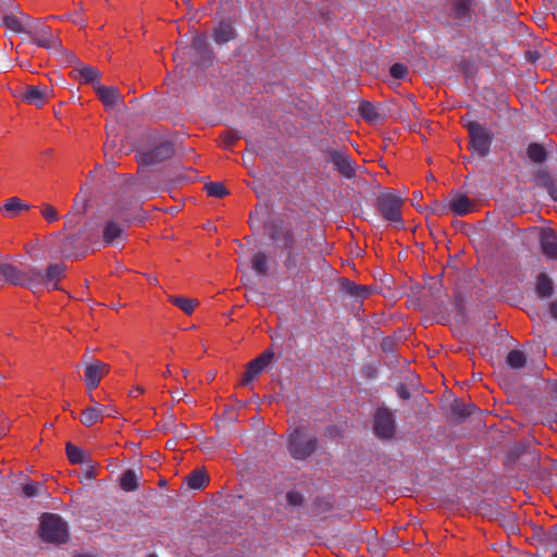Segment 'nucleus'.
I'll return each mask as SVG.
<instances>
[{"mask_svg":"<svg viewBox=\"0 0 557 557\" xmlns=\"http://www.w3.org/2000/svg\"><path fill=\"white\" fill-rule=\"evenodd\" d=\"M318 448V440L304 426L295 429L288 438V451L296 460H305Z\"/></svg>","mask_w":557,"mask_h":557,"instance_id":"1","label":"nucleus"},{"mask_svg":"<svg viewBox=\"0 0 557 557\" xmlns=\"http://www.w3.org/2000/svg\"><path fill=\"white\" fill-rule=\"evenodd\" d=\"M40 535L50 543H64L69 537L66 522L55 513H45L40 520Z\"/></svg>","mask_w":557,"mask_h":557,"instance_id":"2","label":"nucleus"},{"mask_svg":"<svg viewBox=\"0 0 557 557\" xmlns=\"http://www.w3.org/2000/svg\"><path fill=\"white\" fill-rule=\"evenodd\" d=\"M27 35L38 47L58 52L62 50V42L60 38L57 35H53L51 28L45 25L40 20L28 18Z\"/></svg>","mask_w":557,"mask_h":557,"instance_id":"3","label":"nucleus"},{"mask_svg":"<svg viewBox=\"0 0 557 557\" xmlns=\"http://www.w3.org/2000/svg\"><path fill=\"white\" fill-rule=\"evenodd\" d=\"M269 237L282 250L296 249L297 235L296 232L283 220H273L268 225Z\"/></svg>","mask_w":557,"mask_h":557,"instance_id":"4","label":"nucleus"},{"mask_svg":"<svg viewBox=\"0 0 557 557\" xmlns=\"http://www.w3.org/2000/svg\"><path fill=\"white\" fill-rule=\"evenodd\" d=\"M65 267L60 263L49 264L47 270H41L32 267V283L34 284V293H36L41 286H46L52 289H60L58 282L64 276Z\"/></svg>","mask_w":557,"mask_h":557,"instance_id":"5","label":"nucleus"},{"mask_svg":"<svg viewBox=\"0 0 557 557\" xmlns=\"http://www.w3.org/2000/svg\"><path fill=\"white\" fill-rule=\"evenodd\" d=\"M467 129L470 136L471 149L480 157H486L490 153L493 140L492 133L478 122H469Z\"/></svg>","mask_w":557,"mask_h":557,"instance_id":"6","label":"nucleus"},{"mask_svg":"<svg viewBox=\"0 0 557 557\" xmlns=\"http://www.w3.org/2000/svg\"><path fill=\"white\" fill-rule=\"evenodd\" d=\"M403 199L394 194H383L377 198V207L382 216L394 223L401 224Z\"/></svg>","mask_w":557,"mask_h":557,"instance_id":"7","label":"nucleus"},{"mask_svg":"<svg viewBox=\"0 0 557 557\" xmlns=\"http://www.w3.org/2000/svg\"><path fill=\"white\" fill-rule=\"evenodd\" d=\"M173 154V144L164 140L158 144L153 149L140 152L138 156V163L143 165H154L170 159Z\"/></svg>","mask_w":557,"mask_h":557,"instance_id":"8","label":"nucleus"},{"mask_svg":"<svg viewBox=\"0 0 557 557\" xmlns=\"http://www.w3.org/2000/svg\"><path fill=\"white\" fill-rule=\"evenodd\" d=\"M119 215L123 220V223L117 222L114 219H109L102 228V238L107 245H112L117 240L126 238V232L128 227V216L124 212H120Z\"/></svg>","mask_w":557,"mask_h":557,"instance_id":"9","label":"nucleus"},{"mask_svg":"<svg viewBox=\"0 0 557 557\" xmlns=\"http://www.w3.org/2000/svg\"><path fill=\"white\" fill-rule=\"evenodd\" d=\"M18 96L24 102L41 108L51 99L52 89L47 85H26Z\"/></svg>","mask_w":557,"mask_h":557,"instance_id":"10","label":"nucleus"},{"mask_svg":"<svg viewBox=\"0 0 557 557\" xmlns=\"http://www.w3.org/2000/svg\"><path fill=\"white\" fill-rule=\"evenodd\" d=\"M373 430L380 438L393 437L395 434L394 414L385 408L377 409L374 416Z\"/></svg>","mask_w":557,"mask_h":557,"instance_id":"11","label":"nucleus"},{"mask_svg":"<svg viewBox=\"0 0 557 557\" xmlns=\"http://www.w3.org/2000/svg\"><path fill=\"white\" fill-rule=\"evenodd\" d=\"M274 354L272 350L263 351L259 357L253 359L247 364V370L244 373L240 385L247 386L250 384L273 360Z\"/></svg>","mask_w":557,"mask_h":557,"instance_id":"12","label":"nucleus"},{"mask_svg":"<svg viewBox=\"0 0 557 557\" xmlns=\"http://www.w3.org/2000/svg\"><path fill=\"white\" fill-rule=\"evenodd\" d=\"M3 278L8 284L27 287L34 292V284L32 283V267L27 271L18 270L15 265L5 263L3 269Z\"/></svg>","mask_w":557,"mask_h":557,"instance_id":"13","label":"nucleus"},{"mask_svg":"<svg viewBox=\"0 0 557 557\" xmlns=\"http://www.w3.org/2000/svg\"><path fill=\"white\" fill-rule=\"evenodd\" d=\"M326 160L346 178H351L356 174V165L351 158L341 150H329Z\"/></svg>","mask_w":557,"mask_h":557,"instance_id":"14","label":"nucleus"},{"mask_svg":"<svg viewBox=\"0 0 557 557\" xmlns=\"http://www.w3.org/2000/svg\"><path fill=\"white\" fill-rule=\"evenodd\" d=\"M110 366L99 360H95L86 366L85 382L89 391L99 386L101 379L109 373Z\"/></svg>","mask_w":557,"mask_h":557,"instance_id":"15","label":"nucleus"},{"mask_svg":"<svg viewBox=\"0 0 557 557\" xmlns=\"http://www.w3.org/2000/svg\"><path fill=\"white\" fill-rule=\"evenodd\" d=\"M341 290L354 297L356 300H363L372 294L373 287L370 285H358L355 282L343 278L341 282Z\"/></svg>","mask_w":557,"mask_h":557,"instance_id":"16","label":"nucleus"},{"mask_svg":"<svg viewBox=\"0 0 557 557\" xmlns=\"http://www.w3.org/2000/svg\"><path fill=\"white\" fill-rule=\"evenodd\" d=\"M193 49L197 53L195 58L196 63H205L211 61L212 53L209 48L208 38L205 34L195 36L193 40Z\"/></svg>","mask_w":557,"mask_h":557,"instance_id":"17","label":"nucleus"},{"mask_svg":"<svg viewBox=\"0 0 557 557\" xmlns=\"http://www.w3.org/2000/svg\"><path fill=\"white\" fill-rule=\"evenodd\" d=\"M212 37L218 45L226 44L235 38V28L228 20L221 21L213 29Z\"/></svg>","mask_w":557,"mask_h":557,"instance_id":"18","label":"nucleus"},{"mask_svg":"<svg viewBox=\"0 0 557 557\" xmlns=\"http://www.w3.org/2000/svg\"><path fill=\"white\" fill-rule=\"evenodd\" d=\"M89 398L95 405L84 409L82 412L81 421L85 426H91L98 421H100L102 414L106 412V407L100 406L94 399V396L91 394L89 395Z\"/></svg>","mask_w":557,"mask_h":557,"instance_id":"19","label":"nucleus"},{"mask_svg":"<svg viewBox=\"0 0 557 557\" xmlns=\"http://www.w3.org/2000/svg\"><path fill=\"white\" fill-rule=\"evenodd\" d=\"M542 252L549 259L557 260V237L553 231H545L540 238Z\"/></svg>","mask_w":557,"mask_h":557,"instance_id":"20","label":"nucleus"},{"mask_svg":"<svg viewBox=\"0 0 557 557\" xmlns=\"http://www.w3.org/2000/svg\"><path fill=\"white\" fill-rule=\"evenodd\" d=\"M471 200L461 194L454 195L448 205V209L457 215H466L473 209Z\"/></svg>","mask_w":557,"mask_h":557,"instance_id":"21","label":"nucleus"},{"mask_svg":"<svg viewBox=\"0 0 557 557\" xmlns=\"http://www.w3.org/2000/svg\"><path fill=\"white\" fill-rule=\"evenodd\" d=\"M95 90L97 92V96L102 101V103L106 107H113L115 106L117 99L120 98V92L117 88L115 87H106L100 84H96Z\"/></svg>","mask_w":557,"mask_h":557,"instance_id":"22","label":"nucleus"},{"mask_svg":"<svg viewBox=\"0 0 557 557\" xmlns=\"http://www.w3.org/2000/svg\"><path fill=\"white\" fill-rule=\"evenodd\" d=\"M28 18H32L29 15H25L22 20L14 15H4L1 21L2 24L14 33H24L28 32Z\"/></svg>","mask_w":557,"mask_h":557,"instance_id":"23","label":"nucleus"},{"mask_svg":"<svg viewBox=\"0 0 557 557\" xmlns=\"http://www.w3.org/2000/svg\"><path fill=\"white\" fill-rule=\"evenodd\" d=\"M536 294L541 298H549L554 294V284L546 273H540L536 277Z\"/></svg>","mask_w":557,"mask_h":557,"instance_id":"24","label":"nucleus"},{"mask_svg":"<svg viewBox=\"0 0 557 557\" xmlns=\"http://www.w3.org/2000/svg\"><path fill=\"white\" fill-rule=\"evenodd\" d=\"M30 206L28 203L23 202L17 197H12L7 200L2 208V213L7 216H16L20 214L22 210H28Z\"/></svg>","mask_w":557,"mask_h":557,"instance_id":"25","label":"nucleus"},{"mask_svg":"<svg viewBox=\"0 0 557 557\" xmlns=\"http://www.w3.org/2000/svg\"><path fill=\"white\" fill-rule=\"evenodd\" d=\"M359 112L361 116L368 122H376L383 117L380 109L369 101H361L359 104Z\"/></svg>","mask_w":557,"mask_h":557,"instance_id":"26","label":"nucleus"},{"mask_svg":"<svg viewBox=\"0 0 557 557\" xmlns=\"http://www.w3.org/2000/svg\"><path fill=\"white\" fill-rule=\"evenodd\" d=\"M169 301L178 307L186 314H191L198 301L182 296H170Z\"/></svg>","mask_w":557,"mask_h":557,"instance_id":"27","label":"nucleus"},{"mask_svg":"<svg viewBox=\"0 0 557 557\" xmlns=\"http://www.w3.org/2000/svg\"><path fill=\"white\" fill-rule=\"evenodd\" d=\"M190 488L199 490L208 483V475L202 470H194L186 479Z\"/></svg>","mask_w":557,"mask_h":557,"instance_id":"28","label":"nucleus"},{"mask_svg":"<svg viewBox=\"0 0 557 557\" xmlns=\"http://www.w3.org/2000/svg\"><path fill=\"white\" fill-rule=\"evenodd\" d=\"M75 72L84 83H96L99 77V71L90 65H81Z\"/></svg>","mask_w":557,"mask_h":557,"instance_id":"29","label":"nucleus"},{"mask_svg":"<svg viewBox=\"0 0 557 557\" xmlns=\"http://www.w3.org/2000/svg\"><path fill=\"white\" fill-rule=\"evenodd\" d=\"M506 361L512 369H521L525 366L527 357L523 351L513 349L507 355Z\"/></svg>","mask_w":557,"mask_h":557,"instance_id":"30","label":"nucleus"},{"mask_svg":"<svg viewBox=\"0 0 557 557\" xmlns=\"http://www.w3.org/2000/svg\"><path fill=\"white\" fill-rule=\"evenodd\" d=\"M473 409L474 406L472 404L462 400H455V403L451 405V413L457 418L469 417Z\"/></svg>","mask_w":557,"mask_h":557,"instance_id":"31","label":"nucleus"},{"mask_svg":"<svg viewBox=\"0 0 557 557\" xmlns=\"http://www.w3.org/2000/svg\"><path fill=\"white\" fill-rule=\"evenodd\" d=\"M137 480H138V478H137L135 471L126 470L122 474L121 480H120L122 490H124L126 492L135 491L138 487Z\"/></svg>","mask_w":557,"mask_h":557,"instance_id":"32","label":"nucleus"},{"mask_svg":"<svg viewBox=\"0 0 557 557\" xmlns=\"http://www.w3.org/2000/svg\"><path fill=\"white\" fill-rule=\"evenodd\" d=\"M473 3L474 0H453L456 17L467 20L469 17V10Z\"/></svg>","mask_w":557,"mask_h":557,"instance_id":"33","label":"nucleus"},{"mask_svg":"<svg viewBox=\"0 0 557 557\" xmlns=\"http://www.w3.org/2000/svg\"><path fill=\"white\" fill-rule=\"evenodd\" d=\"M252 269L261 275L268 274V257L264 252H257L251 259Z\"/></svg>","mask_w":557,"mask_h":557,"instance_id":"34","label":"nucleus"},{"mask_svg":"<svg viewBox=\"0 0 557 557\" xmlns=\"http://www.w3.org/2000/svg\"><path fill=\"white\" fill-rule=\"evenodd\" d=\"M527 152L528 157L535 163H542L546 160L545 148L540 144H530Z\"/></svg>","mask_w":557,"mask_h":557,"instance_id":"35","label":"nucleus"},{"mask_svg":"<svg viewBox=\"0 0 557 557\" xmlns=\"http://www.w3.org/2000/svg\"><path fill=\"white\" fill-rule=\"evenodd\" d=\"M205 189L209 196L215 198H223L228 194L224 185L219 182H211L209 184H206Z\"/></svg>","mask_w":557,"mask_h":557,"instance_id":"36","label":"nucleus"},{"mask_svg":"<svg viewBox=\"0 0 557 557\" xmlns=\"http://www.w3.org/2000/svg\"><path fill=\"white\" fill-rule=\"evenodd\" d=\"M66 455L72 463L79 465L84 462V451L72 443L66 444Z\"/></svg>","mask_w":557,"mask_h":557,"instance_id":"37","label":"nucleus"},{"mask_svg":"<svg viewBox=\"0 0 557 557\" xmlns=\"http://www.w3.org/2000/svg\"><path fill=\"white\" fill-rule=\"evenodd\" d=\"M242 138V135L236 129H227L221 134L222 145L230 149L232 146Z\"/></svg>","mask_w":557,"mask_h":557,"instance_id":"38","label":"nucleus"},{"mask_svg":"<svg viewBox=\"0 0 557 557\" xmlns=\"http://www.w3.org/2000/svg\"><path fill=\"white\" fill-rule=\"evenodd\" d=\"M536 184L545 189H548L556 181L549 173L539 171L535 175Z\"/></svg>","mask_w":557,"mask_h":557,"instance_id":"39","label":"nucleus"},{"mask_svg":"<svg viewBox=\"0 0 557 557\" xmlns=\"http://www.w3.org/2000/svg\"><path fill=\"white\" fill-rule=\"evenodd\" d=\"M286 257L284 260V265L288 270H295L298 267L299 253L296 249H286Z\"/></svg>","mask_w":557,"mask_h":557,"instance_id":"40","label":"nucleus"},{"mask_svg":"<svg viewBox=\"0 0 557 557\" xmlns=\"http://www.w3.org/2000/svg\"><path fill=\"white\" fill-rule=\"evenodd\" d=\"M41 214L45 220L49 223L55 222L59 220L58 211L50 205L45 203L41 206Z\"/></svg>","mask_w":557,"mask_h":557,"instance_id":"41","label":"nucleus"},{"mask_svg":"<svg viewBox=\"0 0 557 557\" xmlns=\"http://www.w3.org/2000/svg\"><path fill=\"white\" fill-rule=\"evenodd\" d=\"M391 76L395 79H401L407 73V67L400 63H395L389 69Z\"/></svg>","mask_w":557,"mask_h":557,"instance_id":"42","label":"nucleus"},{"mask_svg":"<svg viewBox=\"0 0 557 557\" xmlns=\"http://www.w3.org/2000/svg\"><path fill=\"white\" fill-rule=\"evenodd\" d=\"M87 210V200L86 198H81L79 196L75 198L74 206L72 212L77 213L78 215H83Z\"/></svg>","mask_w":557,"mask_h":557,"instance_id":"43","label":"nucleus"},{"mask_svg":"<svg viewBox=\"0 0 557 557\" xmlns=\"http://www.w3.org/2000/svg\"><path fill=\"white\" fill-rule=\"evenodd\" d=\"M287 503L292 506H299L302 504V495L299 492L290 491L286 495Z\"/></svg>","mask_w":557,"mask_h":557,"instance_id":"44","label":"nucleus"},{"mask_svg":"<svg viewBox=\"0 0 557 557\" xmlns=\"http://www.w3.org/2000/svg\"><path fill=\"white\" fill-rule=\"evenodd\" d=\"M75 240H76V238L74 236H69V237L64 238V240L62 242V244L60 246V253L64 257H69L70 256V246L72 244H74Z\"/></svg>","mask_w":557,"mask_h":557,"instance_id":"45","label":"nucleus"},{"mask_svg":"<svg viewBox=\"0 0 557 557\" xmlns=\"http://www.w3.org/2000/svg\"><path fill=\"white\" fill-rule=\"evenodd\" d=\"M525 446L521 443L515 444L509 450V457L513 461L518 459L524 451Z\"/></svg>","mask_w":557,"mask_h":557,"instance_id":"46","label":"nucleus"},{"mask_svg":"<svg viewBox=\"0 0 557 557\" xmlns=\"http://www.w3.org/2000/svg\"><path fill=\"white\" fill-rule=\"evenodd\" d=\"M38 484L37 483H27L23 486V493L26 497H34L37 495Z\"/></svg>","mask_w":557,"mask_h":557,"instance_id":"47","label":"nucleus"},{"mask_svg":"<svg viewBox=\"0 0 557 557\" xmlns=\"http://www.w3.org/2000/svg\"><path fill=\"white\" fill-rule=\"evenodd\" d=\"M76 215H78V214L71 211L65 216V219H66V221H65V228H73L76 225V223H77V220L75 219Z\"/></svg>","mask_w":557,"mask_h":557,"instance_id":"48","label":"nucleus"},{"mask_svg":"<svg viewBox=\"0 0 557 557\" xmlns=\"http://www.w3.org/2000/svg\"><path fill=\"white\" fill-rule=\"evenodd\" d=\"M548 191V194L550 195V197L553 198V200L557 201V180L555 181V183L548 188L546 189Z\"/></svg>","mask_w":557,"mask_h":557,"instance_id":"49","label":"nucleus"},{"mask_svg":"<svg viewBox=\"0 0 557 557\" xmlns=\"http://www.w3.org/2000/svg\"><path fill=\"white\" fill-rule=\"evenodd\" d=\"M66 17H67V20L72 21V23H74V24L81 25L83 23V21L78 18L77 12L66 15Z\"/></svg>","mask_w":557,"mask_h":557,"instance_id":"50","label":"nucleus"},{"mask_svg":"<svg viewBox=\"0 0 557 557\" xmlns=\"http://www.w3.org/2000/svg\"><path fill=\"white\" fill-rule=\"evenodd\" d=\"M549 310H550V313L552 315L557 319V299L554 300L550 306H549Z\"/></svg>","mask_w":557,"mask_h":557,"instance_id":"51","label":"nucleus"},{"mask_svg":"<svg viewBox=\"0 0 557 557\" xmlns=\"http://www.w3.org/2000/svg\"><path fill=\"white\" fill-rule=\"evenodd\" d=\"M398 394L401 398H408L409 397V393L406 391L405 386H399L398 388Z\"/></svg>","mask_w":557,"mask_h":557,"instance_id":"52","label":"nucleus"},{"mask_svg":"<svg viewBox=\"0 0 557 557\" xmlns=\"http://www.w3.org/2000/svg\"><path fill=\"white\" fill-rule=\"evenodd\" d=\"M186 396V394L182 391H176L174 393V399H177V400H182L184 397Z\"/></svg>","mask_w":557,"mask_h":557,"instance_id":"53","label":"nucleus"},{"mask_svg":"<svg viewBox=\"0 0 557 557\" xmlns=\"http://www.w3.org/2000/svg\"><path fill=\"white\" fill-rule=\"evenodd\" d=\"M134 392H136L138 394H143L145 392V389L141 386H137Z\"/></svg>","mask_w":557,"mask_h":557,"instance_id":"54","label":"nucleus"},{"mask_svg":"<svg viewBox=\"0 0 557 557\" xmlns=\"http://www.w3.org/2000/svg\"><path fill=\"white\" fill-rule=\"evenodd\" d=\"M536 58H537V52H534V53L530 52V59H531L532 61H535V60H536Z\"/></svg>","mask_w":557,"mask_h":557,"instance_id":"55","label":"nucleus"},{"mask_svg":"<svg viewBox=\"0 0 557 557\" xmlns=\"http://www.w3.org/2000/svg\"><path fill=\"white\" fill-rule=\"evenodd\" d=\"M5 267V263H0V276L3 277V269Z\"/></svg>","mask_w":557,"mask_h":557,"instance_id":"56","label":"nucleus"},{"mask_svg":"<svg viewBox=\"0 0 557 557\" xmlns=\"http://www.w3.org/2000/svg\"><path fill=\"white\" fill-rule=\"evenodd\" d=\"M49 18H58V16H50ZM67 18L66 15H61V17H59V20H65Z\"/></svg>","mask_w":557,"mask_h":557,"instance_id":"57","label":"nucleus"},{"mask_svg":"<svg viewBox=\"0 0 557 557\" xmlns=\"http://www.w3.org/2000/svg\"><path fill=\"white\" fill-rule=\"evenodd\" d=\"M171 373L170 369L168 368L166 371H164L163 376H166Z\"/></svg>","mask_w":557,"mask_h":557,"instance_id":"58","label":"nucleus"},{"mask_svg":"<svg viewBox=\"0 0 557 557\" xmlns=\"http://www.w3.org/2000/svg\"><path fill=\"white\" fill-rule=\"evenodd\" d=\"M104 413H107V416H110V413H112V410H109V412L106 411Z\"/></svg>","mask_w":557,"mask_h":557,"instance_id":"59","label":"nucleus"},{"mask_svg":"<svg viewBox=\"0 0 557 557\" xmlns=\"http://www.w3.org/2000/svg\"><path fill=\"white\" fill-rule=\"evenodd\" d=\"M104 413H107V416H110V413H112V410H109V412L106 411Z\"/></svg>","mask_w":557,"mask_h":557,"instance_id":"60","label":"nucleus"},{"mask_svg":"<svg viewBox=\"0 0 557 557\" xmlns=\"http://www.w3.org/2000/svg\"><path fill=\"white\" fill-rule=\"evenodd\" d=\"M147 557H157V555H154V554H151V555H149V556H147Z\"/></svg>","mask_w":557,"mask_h":557,"instance_id":"61","label":"nucleus"}]
</instances>
